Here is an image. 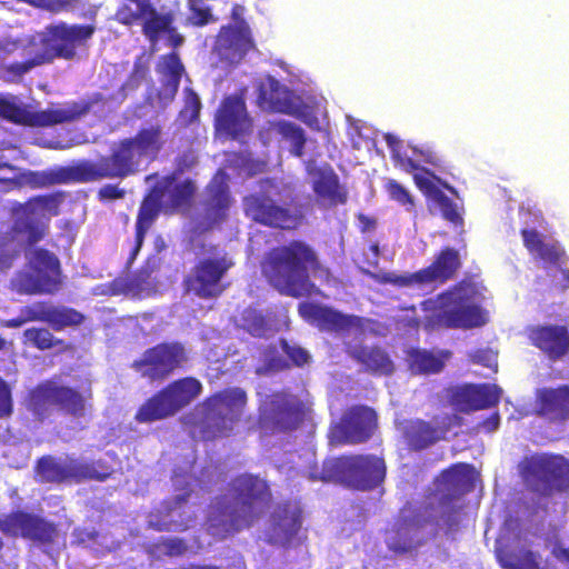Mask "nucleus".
I'll use <instances>...</instances> for the list:
<instances>
[{
    "instance_id": "obj_27",
    "label": "nucleus",
    "mask_w": 569,
    "mask_h": 569,
    "mask_svg": "<svg viewBox=\"0 0 569 569\" xmlns=\"http://www.w3.org/2000/svg\"><path fill=\"white\" fill-rule=\"evenodd\" d=\"M172 180V177L166 178L162 186L152 187L143 197L137 214L134 247L132 248L130 257L128 258L129 266L136 260L143 246V241L148 231L158 219L162 210L163 191L166 188H168V184H170Z\"/></svg>"
},
{
    "instance_id": "obj_19",
    "label": "nucleus",
    "mask_w": 569,
    "mask_h": 569,
    "mask_svg": "<svg viewBox=\"0 0 569 569\" xmlns=\"http://www.w3.org/2000/svg\"><path fill=\"white\" fill-rule=\"evenodd\" d=\"M378 426L376 411L363 405L347 408L340 419L329 427L330 443L336 446L367 442Z\"/></svg>"
},
{
    "instance_id": "obj_7",
    "label": "nucleus",
    "mask_w": 569,
    "mask_h": 569,
    "mask_svg": "<svg viewBox=\"0 0 569 569\" xmlns=\"http://www.w3.org/2000/svg\"><path fill=\"white\" fill-rule=\"evenodd\" d=\"M385 476V461L375 455H350L326 459L319 471L310 472L312 480L340 482L361 490L377 487L383 481Z\"/></svg>"
},
{
    "instance_id": "obj_1",
    "label": "nucleus",
    "mask_w": 569,
    "mask_h": 569,
    "mask_svg": "<svg viewBox=\"0 0 569 569\" xmlns=\"http://www.w3.org/2000/svg\"><path fill=\"white\" fill-rule=\"evenodd\" d=\"M271 500L267 481L256 475L242 473L228 483V491L216 498L208 517L209 530L224 538L250 528Z\"/></svg>"
},
{
    "instance_id": "obj_4",
    "label": "nucleus",
    "mask_w": 569,
    "mask_h": 569,
    "mask_svg": "<svg viewBox=\"0 0 569 569\" xmlns=\"http://www.w3.org/2000/svg\"><path fill=\"white\" fill-rule=\"evenodd\" d=\"M481 293L470 278L462 279L437 297L439 310L426 318L425 329L470 330L483 327L488 311L479 303Z\"/></svg>"
},
{
    "instance_id": "obj_38",
    "label": "nucleus",
    "mask_w": 569,
    "mask_h": 569,
    "mask_svg": "<svg viewBox=\"0 0 569 569\" xmlns=\"http://www.w3.org/2000/svg\"><path fill=\"white\" fill-rule=\"evenodd\" d=\"M23 50L24 56L27 57L23 61H16L2 66V73L8 81H19L26 73L30 72L32 69L48 64L38 47L31 46L30 37L27 38L26 44L23 46Z\"/></svg>"
},
{
    "instance_id": "obj_35",
    "label": "nucleus",
    "mask_w": 569,
    "mask_h": 569,
    "mask_svg": "<svg viewBox=\"0 0 569 569\" xmlns=\"http://www.w3.org/2000/svg\"><path fill=\"white\" fill-rule=\"evenodd\" d=\"M443 431L428 421L416 419L408 422L403 437L412 450H423L442 437Z\"/></svg>"
},
{
    "instance_id": "obj_44",
    "label": "nucleus",
    "mask_w": 569,
    "mask_h": 569,
    "mask_svg": "<svg viewBox=\"0 0 569 569\" xmlns=\"http://www.w3.org/2000/svg\"><path fill=\"white\" fill-rule=\"evenodd\" d=\"M157 71L167 77L168 83L176 92L179 88L182 73L184 71L183 64L177 52L164 54L160 58L157 64Z\"/></svg>"
},
{
    "instance_id": "obj_40",
    "label": "nucleus",
    "mask_w": 569,
    "mask_h": 569,
    "mask_svg": "<svg viewBox=\"0 0 569 569\" xmlns=\"http://www.w3.org/2000/svg\"><path fill=\"white\" fill-rule=\"evenodd\" d=\"M67 193L56 191L47 194L34 196L27 202V208L31 209V213L38 214L43 221L49 223L51 217L60 214V207L66 199Z\"/></svg>"
},
{
    "instance_id": "obj_36",
    "label": "nucleus",
    "mask_w": 569,
    "mask_h": 569,
    "mask_svg": "<svg viewBox=\"0 0 569 569\" xmlns=\"http://www.w3.org/2000/svg\"><path fill=\"white\" fill-rule=\"evenodd\" d=\"M450 356L451 352L448 350L436 355L426 349H411L408 351V366L415 375H435L442 371Z\"/></svg>"
},
{
    "instance_id": "obj_12",
    "label": "nucleus",
    "mask_w": 569,
    "mask_h": 569,
    "mask_svg": "<svg viewBox=\"0 0 569 569\" xmlns=\"http://www.w3.org/2000/svg\"><path fill=\"white\" fill-rule=\"evenodd\" d=\"M311 406L298 396L280 390L268 395L259 410V423L273 433H290L311 419Z\"/></svg>"
},
{
    "instance_id": "obj_8",
    "label": "nucleus",
    "mask_w": 569,
    "mask_h": 569,
    "mask_svg": "<svg viewBox=\"0 0 569 569\" xmlns=\"http://www.w3.org/2000/svg\"><path fill=\"white\" fill-rule=\"evenodd\" d=\"M385 141L391 151L395 164L408 173L415 172V184L429 202L439 208L442 218L455 226H462L463 218L457 203L442 191L443 188L456 194V189L429 169L420 167L412 158L403 154L400 150L402 148L400 139L388 133L385 136Z\"/></svg>"
},
{
    "instance_id": "obj_11",
    "label": "nucleus",
    "mask_w": 569,
    "mask_h": 569,
    "mask_svg": "<svg viewBox=\"0 0 569 569\" xmlns=\"http://www.w3.org/2000/svg\"><path fill=\"white\" fill-rule=\"evenodd\" d=\"M202 390L201 381L194 377L173 380L138 408L134 420L139 423H151L170 418L189 406Z\"/></svg>"
},
{
    "instance_id": "obj_24",
    "label": "nucleus",
    "mask_w": 569,
    "mask_h": 569,
    "mask_svg": "<svg viewBox=\"0 0 569 569\" xmlns=\"http://www.w3.org/2000/svg\"><path fill=\"white\" fill-rule=\"evenodd\" d=\"M0 530L10 536L20 535L41 543H52L57 536L53 523L21 510L10 512L0 519Z\"/></svg>"
},
{
    "instance_id": "obj_52",
    "label": "nucleus",
    "mask_w": 569,
    "mask_h": 569,
    "mask_svg": "<svg viewBox=\"0 0 569 569\" xmlns=\"http://www.w3.org/2000/svg\"><path fill=\"white\" fill-rule=\"evenodd\" d=\"M13 413V398L10 385L0 377V419L10 418Z\"/></svg>"
},
{
    "instance_id": "obj_31",
    "label": "nucleus",
    "mask_w": 569,
    "mask_h": 569,
    "mask_svg": "<svg viewBox=\"0 0 569 569\" xmlns=\"http://www.w3.org/2000/svg\"><path fill=\"white\" fill-rule=\"evenodd\" d=\"M308 173L312 177V190L319 200L326 201L329 207L347 203L348 190L329 163L310 168Z\"/></svg>"
},
{
    "instance_id": "obj_56",
    "label": "nucleus",
    "mask_w": 569,
    "mask_h": 569,
    "mask_svg": "<svg viewBox=\"0 0 569 569\" xmlns=\"http://www.w3.org/2000/svg\"><path fill=\"white\" fill-rule=\"evenodd\" d=\"M451 497H445L441 501L442 506L447 507L442 511V519L445 520L448 527V531H457L459 527V513L461 511V507H449V502H451Z\"/></svg>"
},
{
    "instance_id": "obj_50",
    "label": "nucleus",
    "mask_w": 569,
    "mask_h": 569,
    "mask_svg": "<svg viewBox=\"0 0 569 569\" xmlns=\"http://www.w3.org/2000/svg\"><path fill=\"white\" fill-rule=\"evenodd\" d=\"M243 328L253 337H264L269 330L268 320L263 315L249 310L243 316Z\"/></svg>"
},
{
    "instance_id": "obj_63",
    "label": "nucleus",
    "mask_w": 569,
    "mask_h": 569,
    "mask_svg": "<svg viewBox=\"0 0 569 569\" xmlns=\"http://www.w3.org/2000/svg\"><path fill=\"white\" fill-rule=\"evenodd\" d=\"M357 219L359 221V229L361 232H368L375 230L377 227V220L373 217L367 216L362 212L357 214Z\"/></svg>"
},
{
    "instance_id": "obj_46",
    "label": "nucleus",
    "mask_w": 569,
    "mask_h": 569,
    "mask_svg": "<svg viewBox=\"0 0 569 569\" xmlns=\"http://www.w3.org/2000/svg\"><path fill=\"white\" fill-rule=\"evenodd\" d=\"M187 9L189 13L186 26L201 28L217 21L211 7L204 3V0H187Z\"/></svg>"
},
{
    "instance_id": "obj_48",
    "label": "nucleus",
    "mask_w": 569,
    "mask_h": 569,
    "mask_svg": "<svg viewBox=\"0 0 569 569\" xmlns=\"http://www.w3.org/2000/svg\"><path fill=\"white\" fill-rule=\"evenodd\" d=\"M17 2L48 11L52 14L70 11L77 4V0H17Z\"/></svg>"
},
{
    "instance_id": "obj_39",
    "label": "nucleus",
    "mask_w": 569,
    "mask_h": 569,
    "mask_svg": "<svg viewBox=\"0 0 569 569\" xmlns=\"http://www.w3.org/2000/svg\"><path fill=\"white\" fill-rule=\"evenodd\" d=\"M496 557L503 569H540L539 556L526 548L500 547L496 549Z\"/></svg>"
},
{
    "instance_id": "obj_55",
    "label": "nucleus",
    "mask_w": 569,
    "mask_h": 569,
    "mask_svg": "<svg viewBox=\"0 0 569 569\" xmlns=\"http://www.w3.org/2000/svg\"><path fill=\"white\" fill-rule=\"evenodd\" d=\"M156 548L161 549L162 553L168 557L181 556L187 547L180 538H166L156 545Z\"/></svg>"
},
{
    "instance_id": "obj_32",
    "label": "nucleus",
    "mask_w": 569,
    "mask_h": 569,
    "mask_svg": "<svg viewBox=\"0 0 569 569\" xmlns=\"http://www.w3.org/2000/svg\"><path fill=\"white\" fill-rule=\"evenodd\" d=\"M231 198L227 176L218 171L206 188L203 200V214L207 222L212 226L220 223L227 217Z\"/></svg>"
},
{
    "instance_id": "obj_45",
    "label": "nucleus",
    "mask_w": 569,
    "mask_h": 569,
    "mask_svg": "<svg viewBox=\"0 0 569 569\" xmlns=\"http://www.w3.org/2000/svg\"><path fill=\"white\" fill-rule=\"evenodd\" d=\"M161 261L159 258H148L140 269L127 280L126 287L130 291H142L151 284L154 272L159 271Z\"/></svg>"
},
{
    "instance_id": "obj_20",
    "label": "nucleus",
    "mask_w": 569,
    "mask_h": 569,
    "mask_svg": "<svg viewBox=\"0 0 569 569\" xmlns=\"http://www.w3.org/2000/svg\"><path fill=\"white\" fill-rule=\"evenodd\" d=\"M13 223L8 232L0 238V249H6V254L0 259V264L10 267L13 260L19 256L20 248L16 238L21 234L27 236V244L33 246L41 241L49 229V223L43 221L38 214L31 213V209L26 203H18L12 208Z\"/></svg>"
},
{
    "instance_id": "obj_15",
    "label": "nucleus",
    "mask_w": 569,
    "mask_h": 569,
    "mask_svg": "<svg viewBox=\"0 0 569 569\" xmlns=\"http://www.w3.org/2000/svg\"><path fill=\"white\" fill-rule=\"evenodd\" d=\"M232 266L233 262L226 254L199 258L183 278L184 292L206 300L220 297L228 288L223 279Z\"/></svg>"
},
{
    "instance_id": "obj_18",
    "label": "nucleus",
    "mask_w": 569,
    "mask_h": 569,
    "mask_svg": "<svg viewBox=\"0 0 569 569\" xmlns=\"http://www.w3.org/2000/svg\"><path fill=\"white\" fill-rule=\"evenodd\" d=\"M34 475L40 483H80L86 480L103 481L107 473H99L92 463L74 457L58 458L51 455L40 457L34 466Z\"/></svg>"
},
{
    "instance_id": "obj_3",
    "label": "nucleus",
    "mask_w": 569,
    "mask_h": 569,
    "mask_svg": "<svg viewBox=\"0 0 569 569\" xmlns=\"http://www.w3.org/2000/svg\"><path fill=\"white\" fill-rule=\"evenodd\" d=\"M163 147L162 127L150 124L140 128L134 136L119 140L110 154L87 163L82 171L89 179H124L139 171L142 159L156 160Z\"/></svg>"
},
{
    "instance_id": "obj_57",
    "label": "nucleus",
    "mask_w": 569,
    "mask_h": 569,
    "mask_svg": "<svg viewBox=\"0 0 569 569\" xmlns=\"http://www.w3.org/2000/svg\"><path fill=\"white\" fill-rule=\"evenodd\" d=\"M469 360L472 363L481 365L487 368L497 367V357L489 349H477L470 352Z\"/></svg>"
},
{
    "instance_id": "obj_61",
    "label": "nucleus",
    "mask_w": 569,
    "mask_h": 569,
    "mask_svg": "<svg viewBox=\"0 0 569 569\" xmlns=\"http://www.w3.org/2000/svg\"><path fill=\"white\" fill-rule=\"evenodd\" d=\"M126 194V191L119 188L117 184H104L98 191V198L101 201L106 200H117L122 199Z\"/></svg>"
},
{
    "instance_id": "obj_29",
    "label": "nucleus",
    "mask_w": 569,
    "mask_h": 569,
    "mask_svg": "<svg viewBox=\"0 0 569 569\" xmlns=\"http://www.w3.org/2000/svg\"><path fill=\"white\" fill-rule=\"evenodd\" d=\"M298 312L306 321L322 331L341 332L349 330L358 322L356 316L343 315L331 307L313 302L299 303Z\"/></svg>"
},
{
    "instance_id": "obj_64",
    "label": "nucleus",
    "mask_w": 569,
    "mask_h": 569,
    "mask_svg": "<svg viewBox=\"0 0 569 569\" xmlns=\"http://www.w3.org/2000/svg\"><path fill=\"white\" fill-rule=\"evenodd\" d=\"M26 322L24 318H23V315L22 312L20 311L19 312V316L14 317V318H11V319H7L4 322H3V326L7 327V328H20L22 327Z\"/></svg>"
},
{
    "instance_id": "obj_62",
    "label": "nucleus",
    "mask_w": 569,
    "mask_h": 569,
    "mask_svg": "<svg viewBox=\"0 0 569 569\" xmlns=\"http://www.w3.org/2000/svg\"><path fill=\"white\" fill-rule=\"evenodd\" d=\"M500 426V415L499 412H492L489 417H487L485 420H482L478 425V429H481L486 432H492L496 431Z\"/></svg>"
},
{
    "instance_id": "obj_33",
    "label": "nucleus",
    "mask_w": 569,
    "mask_h": 569,
    "mask_svg": "<svg viewBox=\"0 0 569 569\" xmlns=\"http://www.w3.org/2000/svg\"><path fill=\"white\" fill-rule=\"evenodd\" d=\"M87 163H94V161L83 160L68 169L61 168L58 170L30 172L28 183L34 189H42L54 184L68 183L70 181L81 183L99 181L100 178H86V172L82 170Z\"/></svg>"
},
{
    "instance_id": "obj_54",
    "label": "nucleus",
    "mask_w": 569,
    "mask_h": 569,
    "mask_svg": "<svg viewBox=\"0 0 569 569\" xmlns=\"http://www.w3.org/2000/svg\"><path fill=\"white\" fill-rule=\"evenodd\" d=\"M280 343L283 352L291 360L292 365L296 367H302L308 363L310 356L307 350L299 346L289 345L286 339H281Z\"/></svg>"
},
{
    "instance_id": "obj_58",
    "label": "nucleus",
    "mask_w": 569,
    "mask_h": 569,
    "mask_svg": "<svg viewBox=\"0 0 569 569\" xmlns=\"http://www.w3.org/2000/svg\"><path fill=\"white\" fill-rule=\"evenodd\" d=\"M520 233L522 236L523 246L531 253H536V251L545 243L541 234L535 229H522Z\"/></svg>"
},
{
    "instance_id": "obj_16",
    "label": "nucleus",
    "mask_w": 569,
    "mask_h": 569,
    "mask_svg": "<svg viewBox=\"0 0 569 569\" xmlns=\"http://www.w3.org/2000/svg\"><path fill=\"white\" fill-rule=\"evenodd\" d=\"M189 360V352L182 342L163 341L144 350L131 367L149 381L161 382L183 369Z\"/></svg>"
},
{
    "instance_id": "obj_6",
    "label": "nucleus",
    "mask_w": 569,
    "mask_h": 569,
    "mask_svg": "<svg viewBox=\"0 0 569 569\" xmlns=\"http://www.w3.org/2000/svg\"><path fill=\"white\" fill-rule=\"evenodd\" d=\"M91 398L90 390L82 393L73 387L53 380H44L28 390L24 406L40 422L50 417L52 409L64 416L79 419L83 418L91 409Z\"/></svg>"
},
{
    "instance_id": "obj_60",
    "label": "nucleus",
    "mask_w": 569,
    "mask_h": 569,
    "mask_svg": "<svg viewBox=\"0 0 569 569\" xmlns=\"http://www.w3.org/2000/svg\"><path fill=\"white\" fill-rule=\"evenodd\" d=\"M413 154L419 156L420 160L425 163H428L432 167H440L442 161L439 154L430 147H413Z\"/></svg>"
},
{
    "instance_id": "obj_5",
    "label": "nucleus",
    "mask_w": 569,
    "mask_h": 569,
    "mask_svg": "<svg viewBox=\"0 0 569 569\" xmlns=\"http://www.w3.org/2000/svg\"><path fill=\"white\" fill-rule=\"evenodd\" d=\"M249 397L241 387H227L206 397L201 403V437L206 441L228 438L243 421Z\"/></svg>"
},
{
    "instance_id": "obj_22",
    "label": "nucleus",
    "mask_w": 569,
    "mask_h": 569,
    "mask_svg": "<svg viewBox=\"0 0 569 569\" xmlns=\"http://www.w3.org/2000/svg\"><path fill=\"white\" fill-rule=\"evenodd\" d=\"M460 267L461 260L458 250L446 247L440 250L432 263L427 268L406 276L388 273L383 277V281L398 287H408L413 283L425 284L435 281L445 283L456 276Z\"/></svg>"
},
{
    "instance_id": "obj_26",
    "label": "nucleus",
    "mask_w": 569,
    "mask_h": 569,
    "mask_svg": "<svg viewBox=\"0 0 569 569\" xmlns=\"http://www.w3.org/2000/svg\"><path fill=\"white\" fill-rule=\"evenodd\" d=\"M501 393L502 390L497 385H465L455 388L449 400L456 410L469 413L496 407L500 402Z\"/></svg>"
},
{
    "instance_id": "obj_43",
    "label": "nucleus",
    "mask_w": 569,
    "mask_h": 569,
    "mask_svg": "<svg viewBox=\"0 0 569 569\" xmlns=\"http://www.w3.org/2000/svg\"><path fill=\"white\" fill-rule=\"evenodd\" d=\"M83 320L84 316L73 308L56 307L49 303L46 323L56 331H60L67 327L79 326Z\"/></svg>"
},
{
    "instance_id": "obj_25",
    "label": "nucleus",
    "mask_w": 569,
    "mask_h": 569,
    "mask_svg": "<svg viewBox=\"0 0 569 569\" xmlns=\"http://www.w3.org/2000/svg\"><path fill=\"white\" fill-rule=\"evenodd\" d=\"M216 129L232 139H241L252 131L250 118L244 99L241 96L230 94L224 97L214 119Z\"/></svg>"
},
{
    "instance_id": "obj_2",
    "label": "nucleus",
    "mask_w": 569,
    "mask_h": 569,
    "mask_svg": "<svg viewBox=\"0 0 569 569\" xmlns=\"http://www.w3.org/2000/svg\"><path fill=\"white\" fill-rule=\"evenodd\" d=\"M260 272L279 295L302 298L316 292L310 271L322 270L317 252L301 240H291L268 249L260 260Z\"/></svg>"
},
{
    "instance_id": "obj_59",
    "label": "nucleus",
    "mask_w": 569,
    "mask_h": 569,
    "mask_svg": "<svg viewBox=\"0 0 569 569\" xmlns=\"http://www.w3.org/2000/svg\"><path fill=\"white\" fill-rule=\"evenodd\" d=\"M536 254L541 260L551 264H558L562 256L555 244L546 242L536 251Z\"/></svg>"
},
{
    "instance_id": "obj_49",
    "label": "nucleus",
    "mask_w": 569,
    "mask_h": 569,
    "mask_svg": "<svg viewBox=\"0 0 569 569\" xmlns=\"http://www.w3.org/2000/svg\"><path fill=\"white\" fill-rule=\"evenodd\" d=\"M385 189L391 200L403 206L408 211L413 210V208H415L413 197L397 180L389 179L385 184Z\"/></svg>"
},
{
    "instance_id": "obj_30",
    "label": "nucleus",
    "mask_w": 569,
    "mask_h": 569,
    "mask_svg": "<svg viewBox=\"0 0 569 569\" xmlns=\"http://www.w3.org/2000/svg\"><path fill=\"white\" fill-rule=\"evenodd\" d=\"M535 412L552 423L569 420V385L541 388L536 392Z\"/></svg>"
},
{
    "instance_id": "obj_34",
    "label": "nucleus",
    "mask_w": 569,
    "mask_h": 569,
    "mask_svg": "<svg viewBox=\"0 0 569 569\" xmlns=\"http://www.w3.org/2000/svg\"><path fill=\"white\" fill-rule=\"evenodd\" d=\"M349 356L360 363L365 371L377 376H390L395 365L389 355L378 346L359 345L348 351Z\"/></svg>"
},
{
    "instance_id": "obj_13",
    "label": "nucleus",
    "mask_w": 569,
    "mask_h": 569,
    "mask_svg": "<svg viewBox=\"0 0 569 569\" xmlns=\"http://www.w3.org/2000/svg\"><path fill=\"white\" fill-rule=\"evenodd\" d=\"M114 20L127 28L140 26L142 34L152 44L162 36H167L168 44L174 49L184 41L183 36L173 26V12H160L154 4H143L141 9H133L130 3H121L116 10Z\"/></svg>"
},
{
    "instance_id": "obj_21",
    "label": "nucleus",
    "mask_w": 569,
    "mask_h": 569,
    "mask_svg": "<svg viewBox=\"0 0 569 569\" xmlns=\"http://www.w3.org/2000/svg\"><path fill=\"white\" fill-rule=\"evenodd\" d=\"M244 214L266 227L290 230L299 223V217L290 208L278 204L266 192H253L242 200Z\"/></svg>"
},
{
    "instance_id": "obj_53",
    "label": "nucleus",
    "mask_w": 569,
    "mask_h": 569,
    "mask_svg": "<svg viewBox=\"0 0 569 569\" xmlns=\"http://www.w3.org/2000/svg\"><path fill=\"white\" fill-rule=\"evenodd\" d=\"M471 466L468 463H456L442 471V479L445 483L457 486L465 477L471 471Z\"/></svg>"
},
{
    "instance_id": "obj_51",
    "label": "nucleus",
    "mask_w": 569,
    "mask_h": 569,
    "mask_svg": "<svg viewBox=\"0 0 569 569\" xmlns=\"http://www.w3.org/2000/svg\"><path fill=\"white\" fill-rule=\"evenodd\" d=\"M49 303L48 301H36L31 305L23 306L20 310L26 322H47Z\"/></svg>"
},
{
    "instance_id": "obj_37",
    "label": "nucleus",
    "mask_w": 569,
    "mask_h": 569,
    "mask_svg": "<svg viewBox=\"0 0 569 569\" xmlns=\"http://www.w3.org/2000/svg\"><path fill=\"white\" fill-rule=\"evenodd\" d=\"M172 177L173 180L168 184V188L163 191L164 194L168 193V201L166 203V211L174 212L180 209L188 208L191 204V201L196 193V184L191 179H186L181 182H176L177 177L176 173L168 174L163 177L154 187H160L164 182L166 178Z\"/></svg>"
},
{
    "instance_id": "obj_10",
    "label": "nucleus",
    "mask_w": 569,
    "mask_h": 569,
    "mask_svg": "<svg viewBox=\"0 0 569 569\" xmlns=\"http://www.w3.org/2000/svg\"><path fill=\"white\" fill-rule=\"evenodd\" d=\"M63 272L57 254L46 248L33 249L24 268L10 280V290L21 296H53L63 287Z\"/></svg>"
},
{
    "instance_id": "obj_17",
    "label": "nucleus",
    "mask_w": 569,
    "mask_h": 569,
    "mask_svg": "<svg viewBox=\"0 0 569 569\" xmlns=\"http://www.w3.org/2000/svg\"><path fill=\"white\" fill-rule=\"evenodd\" d=\"M90 103L72 102L67 108H48L46 110H31L28 107L0 97V117L26 127H52L73 122L90 111Z\"/></svg>"
},
{
    "instance_id": "obj_9",
    "label": "nucleus",
    "mask_w": 569,
    "mask_h": 569,
    "mask_svg": "<svg viewBox=\"0 0 569 569\" xmlns=\"http://www.w3.org/2000/svg\"><path fill=\"white\" fill-rule=\"evenodd\" d=\"M97 31L94 23H50L37 36H30V43L38 47L48 64L60 59L72 61L80 53H87Z\"/></svg>"
},
{
    "instance_id": "obj_41",
    "label": "nucleus",
    "mask_w": 569,
    "mask_h": 569,
    "mask_svg": "<svg viewBox=\"0 0 569 569\" xmlns=\"http://www.w3.org/2000/svg\"><path fill=\"white\" fill-rule=\"evenodd\" d=\"M23 337L24 343L31 345L32 347L42 351L53 348H59L60 351H66L69 349V346L64 342V340L54 337L53 333L47 328L32 327L26 329Z\"/></svg>"
},
{
    "instance_id": "obj_14",
    "label": "nucleus",
    "mask_w": 569,
    "mask_h": 569,
    "mask_svg": "<svg viewBox=\"0 0 569 569\" xmlns=\"http://www.w3.org/2000/svg\"><path fill=\"white\" fill-rule=\"evenodd\" d=\"M520 472L532 491L543 497L569 489V461L561 456L533 455L520 463Z\"/></svg>"
},
{
    "instance_id": "obj_47",
    "label": "nucleus",
    "mask_w": 569,
    "mask_h": 569,
    "mask_svg": "<svg viewBox=\"0 0 569 569\" xmlns=\"http://www.w3.org/2000/svg\"><path fill=\"white\" fill-rule=\"evenodd\" d=\"M276 130L284 139L289 140L292 144V153L296 157H301L305 151L306 136L303 130L289 121H278L276 123Z\"/></svg>"
},
{
    "instance_id": "obj_42",
    "label": "nucleus",
    "mask_w": 569,
    "mask_h": 569,
    "mask_svg": "<svg viewBox=\"0 0 569 569\" xmlns=\"http://www.w3.org/2000/svg\"><path fill=\"white\" fill-rule=\"evenodd\" d=\"M284 94V88L277 80L270 79L267 84L260 87L259 101L269 111L283 112L287 108Z\"/></svg>"
},
{
    "instance_id": "obj_23",
    "label": "nucleus",
    "mask_w": 569,
    "mask_h": 569,
    "mask_svg": "<svg viewBox=\"0 0 569 569\" xmlns=\"http://www.w3.org/2000/svg\"><path fill=\"white\" fill-rule=\"evenodd\" d=\"M244 7L233 4L231 19L233 24L222 26L218 34V46L222 54L230 60H241L254 48L251 29L243 18Z\"/></svg>"
},
{
    "instance_id": "obj_28",
    "label": "nucleus",
    "mask_w": 569,
    "mask_h": 569,
    "mask_svg": "<svg viewBox=\"0 0 569 569\" xmlns=\"http://www.w3.org/2000/svg\"><path fill=\"white\" fill-rule=\"evenodd\" d=\"M530 343L550 361H558L569 352V330L562 325H536L526 329Z\"/></svg>"
}]
</instances>
